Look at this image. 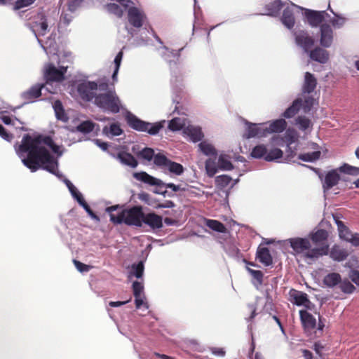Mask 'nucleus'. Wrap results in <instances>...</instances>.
Wrapping results in <instances>:
<instances>
[{
	"mask_svg": "<svg viewBox=\"0 0 359 359\" xmlns=\"http://www.w3.org/2000/svg\"><path fill=\"white\" fill-rule=\"evenodd\" d=\"M43 144L48 146L55 153L59 151V147L51 137L42 135L32 137L29 134H25L16 151L23 164L32 172L42 168L57 175V161Z\"/></svg>",
	"mask_w": 359,
	"mask_h": 359,
	"instance_id": "f257e3e1",
	"label": "nucleus"
},
{
	"mask_svg": "<svg viewBox=\"0 0 359 359\" xmlns=\"http://www.w3.org/2000/svg\"><path fill=\"white\" fill-rule=\"evenodd\" d=\"M106 212L109 214L110 221L114 224H125L136 227L142 226L144 211L141 205L123 208L119 205H116L107 208Z\"/></svg>",
	"mask_w": 359,
	"mask_h": 359,
	"instance_id": "f03ea898",
	"label": "nucleus"
},
{
	"mask_svg": "<svg viewBox=\"0 0 359 359\" xmlns=\"http://www.w3.org/2000/svg\"><path fill=\"white\" fill-rule=\"evenodd\" d=\"M294 254L308 264H312L319 257L327 254V248H312L311 241L306 238H292L287 241Z\"/></svg>",
	"mask_w": 359,
	"mask_h": 359,
	"instance_id": "7ed1b4c3",
	"label": "nucleus"
},
{
	"mask_svg": "<svg viewBox=\"0 0 359 359\" xmlns=\"http://www.w3.org/2000/svg\"><path fill=\"white\" fill-rule=\"evenodd\" d=\"M95 104L100 108L116 114L120 111L121 101L114 90L100 93L95 97Z\"/></svg>",
	"mask_w": 359,
	"mask_h": 359,
	"instance_id": "20e7f679",
	"label": "nucleus"
},
{
	"mask_svg": "<svg viewBox=\"0 0 359 359\" xmlns=\"http://www.w3.org/2000/svg\"><path fill=\"white\" fill-rule=\"evenodd\" d=\"M126 120L131 128L140 132H147L152 135H156L163 128L161 123L151 124L138 118L131 113L126 115Z\"/></svg>",
	"mask_w": 359,
	"mask_h": 359,
	"instance_id": "39448f33",
	"label": "nucleus"
},
{
	"mask_svg": "<svg viewBox=\"0 0 359 359\" xmlns=\"http://www.w3.org/2000/svg\"><path fill=\"white\" fill-rule=\"evenodd\" d=\"M154 164L163 168H166L170 172L177 175H180L184 172V168L180 163L172 161L161 153H158L154 156Z\"/></svg>",
	"mask_w": 359,
	"mask_h": 359,
	"instance_id": "423d86ee",
	"label": "nucleus"
},
{
	"mask_svg": "<svg viewBox=\"0 0 359 359\" xmlns=\"http://www.w3.org/2000/svg\"><path fill=\"white\" fill-rule=\"evenodd\" d=\"M67 70V67H60L57 69L54 65L50 63L46 66L43 76L46 83L61 82L65 79Z\"/></svg>",
	"mask_w": 359,
	"mask_h": 359,
	"instance_id": "0eeeda50",
	"label": "nucleus"
},
{
	"mask_svg": "<svg viewBox=\"0 0 359 359\" xmlns=\"http://www.w3.org/2000/svg\"><path fill=\"white\" fill-rule=\"evenodd\" d=\"M97 89V83L95 81H86L78 84L77 92L80 97L84 101H91L95 99V90Z\"/></svg>",
	"mask_w": 359,
	"mask_h": 359,
	"instance_id": "6e6552de",
	"label": "nucleus"
},
{
	"mask_svg": "<svg viewBox=\"0 0 359 359\" xmlns=\"http://www.w3.org/2000/svg\"><path fill=\"white\" fill-rule=\"evenodd\" d=\"M128 23L134 28L139 29L142 27L147 20L146 14L137 7H130L127 11Z\"/></svg>",
	"mask_w": 359,
	"mask_h": 359,
	"instance_id": "1a4fd4ad",
	"label": "nucleus"
},
{
	"mask_svg": "<svg viewBox=\"0 0 359 359\" xmlns=\"http://www.w3.org/2000/svg\"><path fill=\"white\" fill-rule=\"evenodd\" d=\"M289 300L298 306H304L306 309L311 310L314 304L309 300L308 294L304 292L291 289L289 292Z\"/></svg>",
	"mask_w": 359,
	"mask_h": 359,
	"instance_id": "9d476101",
	"label": "nucleus"
},
{
	"mask_svg": "<svg viewBox=\"0 0 359 359\" xmlns=\"http://www.w3.org/2000/svg\"><path fill=\"white\" fill-rule=\"evenodd\" d=\"M294 39L296 43L306 53H309L315 43L314 39L305 30L296 32L294 33Z\"/></svg>",
	"mask_w": 359,
	"mask_h": 359,
	"instance_id": "9b49d317",
	"label": "nucleus"
},
{
	"mask_svg": "<svg viewBox=\"0 0 359 359\" xmlns=\"http://www.w3.org/2000/svg\"><path fill=\"white\" fill-rule=\"evenodd\" d=\"M299 317L304 331L311 333L316 327V318L306 310L299 311Z\"/></svg>",
	"mask_w": 359,
	"mask_h": 359,
	"instance_id": "f8f14e48",
	"label": "nucleus"
},
{
	"mask_svg": "<svg viewBox=\"0 0 359 359\" xmlns=\"http://www.w3.org/2000/svg\"><path fill=\"white\" fill-rule=\"evenodd\" d=\"M310 240L315 245L313 248H323L326 246L327 252L329 251V246L327 244L328 233L325 229H318L316 232L312 233L309 236Z\"/></svg>",
	"mask_w": 359,
	"mask_h": 359,
	"instance_id": "ddd939ff",
	"label": "nucleus"
},
{
	"mask_svg": "<svg viewBox=\"0 0 359 359\" xmlns=\"http://www.w3.org/2000/svg\"><path fill=\"white\" fill-rule=\"evenodd\" d=\"M149 226L152 230L159 229L163 226V218L155 212H144L142 224Z\"/></svg>",
	"mask_w": 359,
	"mask_h": 359,
	"instance_id": "4468645a",
	"label": "nucleus"
},
{
	"mask_svg": "<svg viewBox=\"0 0 359 359\" xmlns=\"http://www.w3.org/2000/svg\"><path fill=\"white\" fill-rule=\"evenodd\" d=\"M305 15L309 25L313 27H317L323 22L327 13L325 11H316L307 10L305 13Z\"/></svg>",
	"mask_w": 359,
	"mask_h": 359,
	"instance_id": "2eb2a0df",
	"label": "nucleus"
},
{
	"mask_svg": "<svg viewBox=\"0 0 359 359\" xmlns=\"http://www.w3.org/2000/svg\"><path fill=\"white\" fill-rule=\"evenodd\" d=\"M341 180L338 168L329 171L325 176L323 182L324 191H327L336 186Z\"/></svg>",
	"mask_w": 359,
	"mask_h": 359,
	"instance_id": "dca6fc26",
	"label": "nucleus"
},
{
	"mask_svg": "<svg viewBox=\"0 0 359 359\" xmlns=\"http://www.w3.org/2000/svg\"><path fill=\"white\" fill-rule=\"evenodd\" d=\"M332 41L333 31L330 25L327 24H322L320 26V45L323 47L329 48L331 46Z\"/></svg>",
	"mask_w": 359,
	"mask_h": 359,
	"instance_id": "f3484780",
	"label": "nucleus"
},
{
	"mask_svg": "<svg viewBox=\"0 0 359 359\" xmlns=\"http://www.w3.org/2000/svg\"><path fill=\"white\" fill-rule=\"evenodd\" d=\"M309 52L310 58L320 63L325 64L329 59L328 52L322 48L316 47Z\"/></svg>",
	"mask_w": 359,
	"mask_h": 359,
	"instance_id": "a211bd4d",
	"label": "nucleus"
},
{
	"mask_svg": "<svg viewBox=\"0 0 359 359\" xmlns=\"http://www.w3.org/2000/svg\"><path fill=\"white\" fill-rule=\"evenodd\" d=\"M44 86V84L40 83H36L32 86L29 90L23 93V98L29 102H33L35 99L41 95V90Z\"/></svg>",
	"mask_w": 359,
	"mask_h": 359,
	"instance_id": "6ab92c4d",
	"label": "nucleus"
},
{
	"mask_svg": "<svg viewBox=\"0 0 359 359\" xmlns=\"http://www.w3.org/2000/svg\"><path fill=\"white\" fill-rule=\"evenodd\" d=\"M135 177L137 180L149 185L160 187V189H161V184H163L161 180L155 178L145 172L135 173Z\"/></svg>",
	"mask_w": 359,
	"mask_h": 359,
	"instance_id": "aec40b11",
	"label": "nucleus"
},
{
	"mask_svg": "<svg viewBox=\"0 0 359 359\" xmlns=\"http://www.w3.org/2000/svg\"><path fill=\"white\" fill-rule=\"evenodd\" d=\"M317 80L313 74L310 72H306L304 75V81L302 87V91L305 93H311L316 89Z\"/></svg>",
	"mask_w": 359,
	"mask_h": 359,
	"instance_id": "412c9836",
	"label": "nucleus"
},
{
	"mask_svg": "<svg viewBox=\"0 0 359 359\" xmlns=\"http://www.w3.org/2000/svg\"><path fill=\"white\" fill-rule=\"evenodd\" d=\"M256 259L266 266H269L272 264V257L269 250L265 247L258 248Z\"/></svg>",
	"mask_w": 359,
	"mask_h": 359,
	"instance_id": "4be33fe9",
	"label": "nucleus"
},
{
	"mask_svg": "<svg viewBox=\"0 0 359 359\" xmlns=\"http://www.w3.org/2000/svg\"><path fill=\"white\" fill-rule=\"evenodd\" d=\"M281 22L288 29H292L294 26L295 18L292 8L288 6L283 10Z\"/></svg>",
	"mask_w": 359,
	"mask_h": 359,
	"instance_id": "5701e85b",
	"label": "nucleus"
},
{
	"mask_svg": "<svg viewBox=\"0 0 359 359\" xmlns=\"http://www.w3.org/2000/svg\"><path fill=\"white\" fill-rule=\"evenodd\" d=\"M283 6V3L280 0H275L268 4H266L264 15L269 16H277Z\"/></svg>",
	"mask_w": 359,
	"mask_h": 359,
	"instance_id": "b1692460",
	"label": "nucleus"
},
{
	"mask_svg": "<svg viewBox=\"0 0 359 359\" xmlns=\"http://www.w3.org/2000/svg\"><path fill=\"white\" fill-rule=\"evenodd\" d=\"M348 255V253L347 250L344 248H341L339 245H334L330 252V257L332 259L338 262H341L346 259Z\"/></svg>",
	"mask_w": 359,
	"mask_h": 359,
	"instance_id": "393cba45",
	"label": "nucleus"
},
{
	"mask_svg": "<svg viewBox=\"0 0 359 359\" xmlns=\"http://www.w3.org/2000/svg\"><path fill=\"white\" fill-rule=\"evenodd\" d=\"M117 158L123 164L130 166L131 168H136L138 165L137 161L130 153L126 151L119 152L117 155Z\"/></svg>",
	"mask_w": 359,
	"mask_h": 359,
	"instance_id": "a878e982",
	"label": "nucleus"
},
{
	"mask_svg": "<svg viewBox=\"0 0 359 359\" xmlns=\"http://www.w3.org/2000/svg\"><path fill=\"white\" fill-rule=\"evenodd\" d=\"M287 127V122L283 119H277L270 123L269 128H266V133H281Z\"/></svg>",
	"mask_w": 359,
	"mask_h": 359,
	"instance_id": "bb28decb",
	"label": "nucleus"
},
{
	"mask_svg": "<svg viewBox=\"0 0 359 359\" xmlns=\"http://www.w3.org/2000/svg\"><path fill=\"white\" fill-rule=\"evenodd\" d=\"M39 22H35L34 27L36 29L39 34L44 36L48 32V22L46 15L43 13H39Z\"/></svg>",
	"mask_w": 359,
	"mask_h": 359,
	"instance_id": "cd10ccee",
	"label": "nucleus"
},
{
	"mask_svg": "<svg viewBox=\"0 0 359 359\" xmlns=\"http://www.w3.org/2000/svg\"><path fill=\"white\" fill-rule=\"evenodd\" d=\"M301 107L302 99H296L293 101L292 105L285 111L283 113V116L287 118L293 117L299 111Z\"/></svg>",
	"mask_w": 359,
	"mask_h": 359,
	"instance_id": "c85d7f7f",
	"label": "nucleus"
},
{
	"mask_svg": "<svg viewBox=\"0 0 359 359\" xmlns=\"http://www.w3.org/2000/svg\"><path fill=\"white\" fill-rule=\"evenodd\" d=\"M341 279V276L339 273H330L324 277L323 283L329 287H333L339 285Z\"/></svg>",
	"mask_w": 359,
	"mask_h": 359,
	"instance_id": "c756f323",
	"label": "nucleus"
},
{
	"mask_svg": "<svg viewBox=\"0 0 359 359\" xmlns=\"http://www.w3.org/2000/svg\"><path fill=\"white\" fill-rule=\"evenodd\" d=\"M198 147L200 151L205 156H210L216 158L217 155V150L212 144H210L207 141H202L199 143Z\"/></svg>",
	"mask_w": 359,
	"mask_h": 359,
	"instance_id": "7c9ffc66",
	"label": "nucleus"
},
{
	"mask_svg": "<svg viewBox=\"0 0 359 359\" xmlns=\"http://www.w3.org/2000/svg\"><path fill=\"white\" fill-rule=\"evenodd\" d=\"M247 131L248 138H252L256 136H263L266 133V129L262 128L260 126L255 123H250Z\"/></svg>",
	"mask_w": 359,
	"mask_h": 359,
	"instance_id": "2f4dec72",
	"label": "nucleus"
},
{
	"mask_svg": "<svg viewBox=\"0 0 359 359\" xmlns=\"http://www.w3.org/2000/svg\"><path fill=\"white\" fill-rule=\"evenodd\" d=\"M266 153V146L264 144H258L252 149L250 156L254 158H264L265 160Z\"/></svg>",
	"mask_w": 359,
	"mask_h": 359,
	"instance_id": "473e14b6",
	"label": "nucleus"
},
{
	"mask_svg": "<svg viewBox=\"0 0 359 359\" xmlns=\"http://www.w3.org/2000/svg\"><path fill=\"white\" fill-rule=\"evenodd\" d=\"M187 131L188 135L194 142H199L203 137V133L200 128L189 127Z\"/></svg>",
	"mask_w": 359,
	"mask_h": 359,
	"instance_id": "72a5a7b5",
	"label": "nucleus"
},
{
	"mask_svg": "<svg viewBox=\"0 0 359 359\" xmlns=\"http://www.w3.org/2000/svg\"><path fill=\"white\" fill-rule=\"evenodd\" d=\"M295 124L298 126L299 130L303 131H305L313 126L311 119L304 116H299L295 119Z\"/></svg>",
	"mask_w": 359,
	"mask_h": 359,
	"instance_id": "f704fd0d",
	"label": "nucleus"
},
{
	"mask_svg": "<svg viewBox=\"0 0 359 359\" xmlns=\"http://www.w3.org/2000/svg\"><path fill=\"white\" fill-rule=\"evenodd\" d=\"M102 132L106 135H108L110 133L113 136H118L122 134L123 130L121 128L118 123H114L111 124L109 127L104 126Z\"/></svg>",
	"mask_w": 359,
	"mask_h": 359,
	"instance_id": "c9c22d12",
	"label": "nucleus"
},
{
	"mask_svg": "<svg viewBox=\"0 0 359 359\" xmlns=\"http://www.w3.org/2000/svg\"><path fill=\"white\" fill-rule=\"evenodd\" d=\"M206 225L210 229L217 232L225 233L226 231V228L224 224L217 220L208 219L206 221Z\"/></svg>",
	"mask_w": 359,
	"mask_h": 359,
	"instance_id": "e433bc0d",
	"label": "nucleus"
},
{
	"mask_svg": "<svg viewBox=\"0 0 359 359\" xmlns=\"http://www.w3.org/2000/svg\"><path fill=\"white\" fill-rule=\"evenodd\" d=\"M320 154L321 153L320 151L300 154L298 156V158L306 162H313L320 158Z\"/></svg>",
	"mask_w": 359,
	"mask_h": 359,
	"instance_id": "4c0bfd02",
	"label": "nucleus"
},
{
	"mask_svg": "<svg viewBox=\"0 0 359 359\" xmlns=\"http://www.w3.org/2000/svg\"><path fill=\"white\" fill-rule=\"evenodd\" d=\"M339 172L357 176L359 175V167L352 166L348 163H344L338 168Z\"/></svg>",
	"mask_w": 359,
	"mask_h": 359,
	"instance_id": "58836bf2",
	"label": "nucleus"
},
{
	"mask_svg": "<svg viewBox=\"0 0 359 359\" xmlns=\"http://www.w3.org/2000/svg\"><path fill=\"white\" fill-rule=\"evenodd\" d=\"M95 126V123H94L91 121H85L81 122L79 126H76V130L86 134L92 132Z\"/></svg>",
	"mask_w": 359,
	"mask_h": 359,
	"instance_id": "ea45409f",
	"label": "nucleus"
},
{
	"mask_svg": "<svg viewBox=\"0 0 359 359\" xmlns=\"http://www.w3.org/2000/svg\"><path fill=\"white\" fill-rule=\"evenodd\" d=\"M135 304L136 309H139L142 307L146 309H149L148 303L146 301V297L144 292L142 293H134Z\"/></svg>",
	"mask_w": 359,
	"mask_h": 359,
	"instance_id": "a19ab883",
	"label": "nucleus"
},
{
	"mask_svg": "<svg viewBox=\"0 0 359 359\" xmlns=\"http://www.w3.org/2000/svg\"><path fill=\"white\" fill-rule=\"evenodd\" d=\"M283 151L278 148H273L269 151H267L265 156V161L268 162L273 161L280 158L283 156Z\"/></svg>",
	"mask_w": 359,
	"mask_h": 359,
	"instance_id": "79ce46f5",
	"label": "nucleus"
},
{
	"mask_svg": "<svg viewBox=\"0 0 359 359\" xmlns=\"http://www.w3.org/2000/svg\"><path fill=\"white\" fill-rule=\"evenodd\" d=\"M339 287L345 294H352L355 290V287L347 279H341Z\"/></svg>",
	"mask_w": 359,
	"mask_h": 359,
	"instance_id": "37998d69",
	"label": "nucleus"
},
{
	"mask_svg": "<svg viewBox=\"0 0 359 359\" xmlns=\"http://www.w3.org/2000/svg\"><path fill=\"white\" fill-rule=\"evenodd\" d=\"M205 167L207 175L210 177H212L217 172V167L216 165V162L215 160H212L211 158H208V160H206L205 163Z\"/></svg>",
	"mask_w": 359,
	"mask_h": 359,
	"instance_id": "c03bdc74",
	"label": "nucleus"
},
{
	"mask_svg": "<svg viewBox=\"0 0 359 359\" xmlns=\"http://www.w3.org/2000/svg\"><path fill=\"white\" fill-rule=\"evenodd\" d=\"M106 8L109 13L115 15L116 17L119 18H122L123 15V9L121 8L120 6H118L116 4H108L106 5Z\"/></svg>",
	"mask_w": 359,
	"mask_h": 359,
	"instance_id": "a18cd8bd",
	"label": "nucleus"
},
{
	"mask_svg": "<svg viewBox=\"0 0 359 359\" xmlns=\"http://www.w3.org/2000/svg\"><path fill=\"white\" fill-rule=\"evenodd\" d=\"M252 276V284L257 288L262 285L263 273L262 271H249Z\"/></svg>",
	"mask_w": 359,
	"mask_h": 359,
	"instance_id": "49530a36",
	"label": "nucleus"
},
{
	"mask_svg": "<svg viewBox=\"0 0 359 359\" xmlns=\"http://www.w3.org/2000/svg\"><path fill=\"white\" fill-rule=\"evenodd\" d=\"M341 239L351 243L354 246H359V233H353L349 230L342 236Z\"/></svg>",
	"mask_w": 359,
	"mask_h": 359,
	"instance_id": "de8ad7c7",
	"label": "nucleus"
},
{
	"mask_svg": "<svg viewBox=\"0 0 359 359\" xmlns=\"http://www.w3.org/2000/svg\"><path fill=\"white\" fill-rule=\"evenodd\" d=\"M231 181V177L228 175H219L215 178V184L217 187L223 189L226 187L230 184Z\"/></svg>",
	"mask_w": 359,
	"mask_h": 359,
	"instance_id": "09e8293b",
	"label": "nucleus"
},
{
	"mask_svg": "<svg viewBox=\"0 0 359 359\" xmlns=\"http://www.w3.org/2000/svg\"><path fill=\"white\" fill-rule=\"evenodd\" d=\"M184 122L180 118H174L169 121L168 128L172 131L180 130L183 128Z\"/></svg>",
	"mask_w": 359,
	"mask_h": 359,
	"instance_id": "8fccbe9b",
	"label": "nucleus"
},
{
	"mask_svg": "<svg viewBox=\"0 0 359 359\" xmlns=\"http://www.w3.org/2000/svg\"><path fill=\"white\" fill-rule=\"evenodd\" d=\"M219 167L222 170H231L233 168L231 162L223 156H220L218 159Z\"/></svg>",
	"mask_w": 359,
	"mask_h": 359,
	"instance_id": "3c124183",
	"label": "nucleus"
},
{
	"mask_svg": "<svg viewBox=\"0 0 359 359\" xmlns=\"http://www.w3.org/2000/svg\"><path fill=\"white\" fill-rule=\"evenodd\" d=\"M138 156L145 160L151 161L152 158L154 159V156H156V154H154V149L146 147L141 151H140Z\"/></svg>",
	"mask_w": 359,
	"mask_h": 359,
	"instance_id": "603ef678",
	"label": "nucleus"
},
{
	"mask_svg": "<svg viewBox=\"0 0 359 359\" xmlns=\"http://www.w3.org/2000/svg\"><path fill=\"white\" fill-rule=\"evenodd\" d=\"M79 203L84 208L91 218L96 220L100 219L99 217L91 210L90 207L84 199L79 198Z\"/></svg>",
	"mask_w": 359,
	"mask_h": 359,
	"instance_id": "864d4df0",
	"label": "nucleus"
},
{
	"mask_svg": "<svg viewBox=\"0 0 359 359\" xmlns=\"http://www.w3.org/2000/svg\"><path fill=\"white\" fill-rule=\"evenodd\" d=\"M331 11L333 13V14L335 16V18L330 20V23L332 24V25L334 27H338V28L343 26L346 22V18L337 15L332 10H331Z\"/></svg>",
	"mask_w": 359,
	"mask_h": 359,
	"instance_id": "5fc2aeb1",
	"label": "nucleus"
},
{
	"mask_svg": "<svg viewBox=\"0 0 359 359\" xmlns=\"http://www.w3.org/2000/svg\"><path fill=\"white\" fill-rule=\"evenodd\" d=\"M334 218L338 228L339 237L341 238L342 236L349 231V229L342 221L337 219L335 217Z\"/></svg>",
	"mask_w": 359,
	"mask_h": 359,
	"instance_id": "6e6d98bb",
	"label": "nucleus"
},
{
	"mask_svg": "<svg viewBox=\"0 0 359 359\" xmlns=\"http://www.w3.org/2000/svg\"><path fill=\"white\" fill-rule=\"evenodd\" d=\"M36 0H17L13 6L14 10H20L34 4Z\"/></svg>",
	"mask_w": 359,
	"mask_h": 359,
	"instance_id": "4d7b16f0",
	"label": "nucleus"
},
{
	"mask_svg": "<svg viewBox=\"0 0 359 359\" xmlns=\"http://www.w3.org/2000/svg\"><path fill=\"white\" fill-rule=\"evenodd\" d=\"M314 104V99L309 96L305 98L304 102H302V107L304 109V111L307 113L311 111L313 105Z\"/></svg>",
	"mask_w": 359,
	"mask_h": 359,
	"instance_id": "13d9d810",
	"label": "nucleus"
},
{
	"mask_svg": "<svg viewBox=\"0 0 359 359\" xmlns=\"http://www.w3.org/2000/svg\"><path fill=\"white\" fill-rule=\"evenodd\" d=\"M67 187L69 190L70 191L72 195L74 196L75 199H76L79 203V198L84 199L82 194L77 190V189L69 182H67Z\"/></svg>",
	"mask_w": 359,
	"mask_h": 359,
	"instance_id": "bf43d9fd",
	"label": "nucleus"
},
{
	"mask_svg": "<svg viewBox=\"0 0 359 359\" xmlns=\"http://www.w3.org/2000/svg\"><path fill=\"white\" fill-rule=\"evenodd\" d=\"M358 266V259L355 256H351L346 264V267L349 269H356Z\"/></svg>",
	"mask_w": 359,
	"mask_h": 359,
	"instance_id": "052dcab7",
	"label": "nucleus"
},
{
	"mask_svg": "<svg viewBox=\"0 0 359 359\" xmlns=\"http://www.w3.org/2000/svg\"><path fill=\"white\" fill-rule=\"evenodd\" d=\"M83 0H70L67 4L68 10L75 11L81 4Z\"/></svg>",
	"mask_w": 359,
	"mask_h": 359,
	"instance_id": "680f3d73",
	"label": "nucleus"
},
{
	"mask_svg": "<svg viewBox=\"0 0 359 359\" xmlns=\"http://www.w3.org/2000/svg\"><path fill=\"white\" fill-rule=\"evenodd\" d=\"M133 292L134 293H142L144 292V285L142 282L134 281L132 285Z\"/></svg>",
	"mask_w": 359,
	"mask_h": 359,
	"instance_id": "e2e57ef3",
	"label": "nucleus"
},
{
	"mask_svg": "<svg viewBox=\"0 0 359 359\" xmlns=\"http://www.w3.org/2000/svg\"><path fill=\"white\" fill-rule=\"evenodd\" d=\"M0 136L7 141H11L13 138V135L8 133L4 127L0 124Z\"/></svg>",
	"mask_w": 359,
	"mask_h": 359,
	"instance_id": "0e129e2a",
	"label": "nucleus"
},
{
	"mask_svg": "<svg viewBox=\"0 0 359 359\" xmlns=\"http://www.w3.org/2000/svg\"><path fill=\"white\" fill-rule=\"evenodd\" d=\"M55 113H56V116H57V119L62 120L63 121H67V118L66 117V116L65 114V112H64V110H63L62 107L57 108L56 107H55Z\"/></svg>",
	"mask_w": 359,
	"mask_h": 359,
	"instance_id": "69168bd1",
	"label": "nucleus"
},
{
	"mask_svg": "<svg viewBox=\"0 0 359 359\" xmlns=\"http://www.w3.org/2000/svg\"><path fill=\"white\" fill-rule=\"evenodd\" d=\"M349 278L355 284L359 286V271H351Z\"/></svg>",
	"mask_w": 359,
	"mask_h": 359,
	"instance_id": "338daca9",
	"label": "nucleus"
},
{
	"mask_svg": "<svg viewBox=\"0 0 359 359\" xmlns=\"http://www.w3.org/2000/svg\"><path fill=\"white\" fill-rule=\"evenodd\" d=\"M123 53L122 50L118 53L114 59L115 69H119L122 61Z\"/></svg>",
	"mask_w": 359,
	"mask_h": 359,
	"instance_id": "774afa93",
	"label": "nucleus"
}]
</instances>
